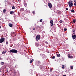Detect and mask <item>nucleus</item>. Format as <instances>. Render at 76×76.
<instances>
[{"instance_id": "obj_43", "label": "nucleus", "mask_w": 76, "mask_h": 76, "mask_svg": "<svg viewBox=\"0 0 76 76\" xmlns=\"http://www.w3.org/2000/svg\"><path fill=\"white\" fill-rule=\"evenodd\" d=\"M42 38H44V37L42 36Z\"/></svg>"}, {"instance_id": "obj_42", "label": "nucleus", "mask_w": 76, "mask_h": 76, "mask_svg": "<svg viewBox=\"0 0 76 76\" xmlns=\"http://www.w3.org/2000/svg\"><path fill=\"white\" fill-rule=\"evenodd\" d=\"M74 5H75V6H76V2H75L74 3Z\"/></svg>"}, {"instance_id": "obj_46", "label": "nucleus", "mask_w": 76, "mask_h": 76, "mask_svg": "<svg viewBox=\"0 0 76 76\" xmlns=\"http://www.w3.org/2000/svg\"><path fill=\"white\" fill-rule=\"evenodd\" d=\"M50 72H52V69H50Z\"/></svg>"}, {"instance_id": "obj_57", "label": "nucleus", "mask_w": 76, "mask_h": 76, "mask_svg": "<svg viewBox=\"0 0 76 76\" xmlns=\"http://www.w3.org/2000/svg\"><path fill=\"white\" fill-rule=\"evenodd\" d=\"M43 56H44V55H43Z\"/></svg>"}, {"instance_id": "obj_17", "label": "nucleus", "mask_w": 76, "mask_h": 76, "mask_svg": "<svg viewBox=\"0 0 76 76\" xmlns=\"http://www.w3.org/2000/svg\"><path fill=\"white\" fill-rule=\"evenodd\" d=\"M33 61H34V59H32L30 61V63H32Z\"/></svg>"}, {"instance_id": "obj_35", "label": "nucleus", "mask_w": 76, "mask_h": 76, "mask_svg": "<svg viewBox=\"0 0 76 76\" xmlns=\"http://www.w3.org/2000/svg\"><path fill=\"white\" fill-rule=\"evenodd\" d=\"M40 22H42V19H41L40 20Z\"/></svg>"}, {"instance_id": "obj_40", "label": "nucleus", "mask_w": 76, "mask_h": 76, "mask_svg": "<svg viewBox=\"0 0 76 76\" xmlns=\"http://www.w3.org/2000/svg\"><path fill=\"white\" fill-rule=\"evenodd\" d=\"M73 35H75V32H73Z\"/></svg>"}, {"instance_id": "obj_53", "label": "nucleus", "mask_w": 76, "mask_h": 76, "mask_svg": "<svg viewBox=\"0 0 76 76\" xmlns=\"http://www.w3.org/2000/svg\"><path fill=\"white\" fill-rule=\"evenodd\" d=\"M63 76H66V75H64Z\"/></svg>"}, {"instance_id": "obj_12", "label": "nucleus", "mask_w": 76, "mask_h": 76, "mask_svg": "<svg viewBox=\"0 0 76 76\" xmlns=\"http://www.w3.org/2000/svg\"><path fill=\"white\" fill-rule=\"evenodd\" d=\"M62 12L61 11H59L57 12V14L58 15H60L61 14Z\"/></svg>"}, {"instance_id": "obj_6", "label": "nucleus", "mask_w": 76, "mask_h": 76, "mask_svg": "<svg viewBox=\"0 0 76 76\" xmlns=\"http://www.w3.org/2000/svg\"><path fill=\"white\" fill-rule=\"evenodd\" d=\"M5 40V38H1L0 39V44L3 42Z\"/></svg>"}, {"instance_id": "obj_27", "label": "nucleus", "mask_w": 76, "mask_h": 76, "mask_svg": "<svg viewBox=\"0 0 76 76\" xmlns=\"http://www.w3.org/2000/svg\"><path fill=\"white\" fill-rule=\"evenodd\" d=\"M59 22L60 23H63V20H61L59 21Z\"/></svg>"}, {"instance_id": "obj_25", "label": "nucleus", "mask_w": 76, "mask_h": 76, "mask_svg": "<svg viewBox=\"0 0 76 76\" xmlns=\"http://www.w3.org/2000/svg\"><path fill=\"white\" fill-rule=\"evenodd\" d=\"M71 12L72 13H74L75 12V10H71Z\"/></svg>"}, {"instance_id": "obj_34", "label": "nucleus", "mask_w": 76, "mask_h": 76, "mask_svg": "<svg viewBox=\"0 0 76 76\" xmlns=\"http://www.w3.org/2000/svg\"><path fill=\"white\" fill-rule=\"evenodd\" d=\"M55 58V56H53L52 57V59H54V58Z\"/></svg>"}, {"instance_id": "obj_49", "label": "nucleus", "mask_w": 76, "mask_h": 76, "mask_svg": "<svg viewBox=\"0 0 76 76\" xmlns=\"http://www.w3.org/2000/svg\"><path fill=\"white\" fill-rule=\"evenodd\" d=\"M31 73H32V72H33V70H31Z\"/></svg>"}, {"instance_id": "obj_28", "label": "nucleus", "mask_w": 76, "mask_h": 76, "mask_svg": "<svg viewBox=\"0 0 76 76\" xmlns=\"http://www.w3.org/2000/svg\"><path fill=\"white\" fill-rule=\"evenodd\" d=\"M6 45H7L9 44V42H7V41L6 42Z\"/></svg>"}, {"instance_id": "obj_9", "label": "nucleus", "mask_w": 76, "mask_h": 76, "mask_svg": "<svg viewBox=\"0 0 76 76\" xmlns=\"http://www.w3.org/2000/svg\"><path fill=\"white\" fill-rule=\"evenodd\" d=\"M50 23L51 26H53V20L50 21Z\"/></svg>"}, {"instance_id": "obj_44", "label": "nucleus", "mask_w": 76, "mask_h": 76, "mask_svg": "<svg viewBox=\"0 0 76 76\" xmlns=\"http://www.w3.org/2000/svg\"><path fill=\"white\" fill-rule=\"evenodd\" d=\"M33 30H34V31H35V28H33Z\"/></svg>"}, {"instance_id": "obj_29", "label": "nucleus", "mask_w": 76, "mask_h": 76, "mask_svg": "<svg viewBox=\"0 0 76 76\" xmlns=\"http://www.w3.org/2000/svg\"><path fill=\"white\" fill-rule=\"evenodd\" d=\"M5 12H6V10L4 9V10H3V13H5Z\"/></svg>"}, {"instance_id": "obj_3", "label": "nucleus", "mask_w": 76, "mask_h": 76, "mask_svg": "<svg viewBox=\"0 0 76 76\" xmlns=\"http://www.w3.org/2000/svg\"><path fill=\"white\" fill-rule=\"evenodd\" d=\"M41 38V36L39 34H38L37 35L36 37V40L37 41H39L40 39V38Z\"/></svg>"}, {"instance_id": "obj_58", "label": "nucleus", "mask_w": 76, "mask_h": 76, "mask_svg": "<svg viewBox=\"0 0 76 76\" xmlns=\"http://www.w3.org/2000/svg\"><path fill=\"white\" fill-rule=\"evenodd\" d=\"M59 76V75H58V76Z\"/></svg>"}, {"instance_id": "obj_4", "label": "nucleus", "mask_w": 76, "mask_h": 76, "mask_svg": "<svg viewBox=\"0 0 76 76\" xmlns=\"http://www.w3.org/2000/svg\"><path fill=\"white\" fill-rule=\"evenodd\" d=\"M36 30H37L38 31H40L41 30V27L39 26H37L36 27Z\"/></svg>"}, {"instance_id": "obj_13", "label": "nucleus", "mask_w": 76, "mask_h": 76, "mask_svg": "<svg viewBox=\"0 0 76 76\" xmlns=\"http://www.w3.org/2000/svg\"><path fill=\"white\" fill-rule=\"evenodd\" d=\"M9 26L10 27H12L13 26V25L11 23H9L8 24Z\"/></svg>"}, {"instance_id": "obj_39", "label": "nucleus", "mask_w": 76, "mask_h": 76, "mask_svg": "<svg viewBox=\"0 0 76 76\" xmlns=\"http://www.w3.org/2000/svg\"><path fill=\"white\" fill-rule=\"evenodd\" d=\"M66 10H68V8H66Z\"/></svg>"}, {"instance_id": "obj_51", "label": "nucleus", "mask_w": 76, "mask_h": 76, "mask_svg": "<svg viewBox=\"0 0 76 76\" xmlns=\"http://www.w3.org/2000/svg\"><path fill=\"white\" fill-rule=\"evenodd\" d=\"M9 59L8 58H7V60H9V59Z\"/></svg>"}, {"instance_id": "obj_52", "label": "nucleus", "mask_w": 76, "mask_h": 76, "mask_svg": "<svg viewBox=\"0 0 76 76\" xmlns=\"http://www.w3.org/2000/svg\"><path fill=\"white\" fill-rule=\"evenodd\" d=\"M43 33L44 34V33H45V31H43Z\"/></svg>"}, {"instance_id": "obj_38", "label": "nucleus", "mask_w": 76, "mask_h": 76, "mask_svg": "<svg viewBox=\"0 0 76 76\" xmlns=\"http://www.w3.org/2000/svg\"><path fill=\"white\" fill-rule=\"evenodd\" d=\"M3 60V58H2L0 57V60Z\"/></svg>"}, {"instance_id": "obj_47", "label": "nucleus", "mask_w": 76, "mask_h": 76, "mask_svg": "<svg viewBox=\"0 0 76 76\" xmlns=\"http://www.w3.org/2000/svg\"><path fill=\"white\" fill-rule=\"evenodd\" d=\"M7 73H9V71H8V70H7Z\"/></svg>"}, {"instance_id": "obj_18", "label": "nucleus", "mask_w": 76, "mask_h": 76, "mask_svg": "<svg viewBox=\"0 0 76 76\" xmlns=\"http://www.w3.org/2000/svg\"><path fill=\"white\" fill-rule=\"evenodd\" d=\"M13 13H14V12L13 11H11L10 12V14H11V15H12V14H13Z\"/></svg>"}, {"instance_id": "obj_50", "label": "nucleus", "mask_w": 76, "mask_h": 76, "mask_svg": "<svg viewBox=\"0 0 76 76\" xmlns=\"http://www.w3.org/2000/svg\"><path fill=\"white\" fill-rule=\"evenodd\" d=\"M75 32V30H74L73 31V32Z\"/></svg>"}, {"instance_id": "obj_30", "label": "nucleus", "mask_w": 76, "mask_h": 76, "mask_svg": "<svg viewBox=\"0 0 76 76\" xmlns=\"http://www.w3.org/2000/svg\"><path fill=\"white\" fill-rule=\"evenodd\" d=\"M32 13L33 14H35V12L34 11H33V12H32Z\"/></svg>"}, {"instance_id": "obj_2", "label": "nucleus", "mask_w": 76, "mask_h": 76, "mask_svg": "<svg viewBox=\"0 0 76 76\" xmlns=\"http://www.w3.org/2000/svg\"><path fill=\"white\" fill-rule=\"evenodd\" d=\"M68 4H69V7H72L73 6V3H72V1H70L68 2Z\"/></svg>"}, {"instance_id": "obj_11", "label": "nucleus", "mask_w": 76, "mask_h": 76, "mask_svg": "<svg viewBox=\"0 0 76 76\" xmlns=\"http://www.w3.org/2000/svg\"><path fill=\"white\" fill-rule=\"evenodd\" d=\"M72 37L73 39H75L76 38V35H74L73 34L72 35Z\"/></svg>"}, {"instance_id": "obj_15", "label": "nucleus", "mask_w": 76, "mask_h": 76, "mask_svg": "<svg viewBox=\"0 0 76 76\" xmlns=\"http://www.w3.org/2000/svg\"><path fill=\"white\" fill-rule=\"evenodd\" d=\"M37 63L38 64V65H39L41 63V61H37ZM38 65H37V66H38Z\"/></svg>"}, {"instance_id": "obj_60", "label": "nucleus", "mask_w": 76, "mask_h": 76, "mask_svg": "<svg viewBox=\"0 0 76 76\" xmlns=\"http://www.w3.org/2000/svg\"><path fill=\"white\" fill-rule=\"evenodd\" d=\"M0 20H1V19H0Z\"/></svg>"}, {"instance_id": "obj_23", "label": "nucleus", "mask_w": 76, "mask_h": 76, "mask_svg": "<svg viewBox=\"0 0 76 76\" xmlns=\"http://www.w3.org/2000/svg\"><path fill=\"white\" fill-rule=\"evenodd\" d=\"M15 9V6H13L12 7V9L13 10V9Z\"/></svg>"}, {"instance_id": "obj_7", "label": "nucleus", "mask_w": 76, "mask_h": 76, "mask_svg": "<svg viewBox=\"0 0 76 76\" xmlns=\"http://www.w3.org/2000/svg\"><path fill=\"white\" fill-rule=\"evenodd\" d=\"M35 45L36 47H39V46H41V45H39V44L37 42H36L35 43Z\"/></svg>"}, {"instance_id": "obj_19", "label": "nucleus", "mask_w": 76, "mask_h": 76, "mask_svg": "<svg viewBox=\"0 0 76 76\" xmlns=\"http://www.w3.org/2000/svg\"><path fill=\"white\" fill-rule=\"evenodd\" d=\"M68 57L69 58H73V56H69Z\"/></svg>"}, {"instance_id": "obj_48", "label": "nucleus", "mask_w": 76, "mask_h": 76, "mask_svg": "<svg viewBox=\"0 0 76 76\" xmlns=\"http://www.w3.org/2000/svg\"><path fill=\"white\" fill-rule=\"evenodd\" d=\"M75 1L76 2V0H74V2H75Z\"/></svg>"}, {"instance_id": "obj_31", "label": "nucleus", "mask_w": 76, "mask_h": 76, "mask_svg": "<svg viewBox=\"0 0 76 76\" xmlns=\"http://www.w3.org/2000/svg\"><path fill=\"white\" fill-rule=\"evenodd\" d=\"M62 69H64V66L62 65Z\"/></svg>"}, {"instance_id": "obj_37", "label": "nucleus", "mask_w": 76, "mask_h": 76, "mask_svg": "<svg viewBox=\"0 0 76 76\" xmlns=\"http://www.w3.org/2000/svg\"><path fill=\"white\" fill-rule=\"evenodd\" d=\"M71 69H73V66H71Z\"/></svg>"}, {"instance_id": "obj_59", "label": "nucleus", "mask_w": 76, "mask_h": 76, "mask_svg": "<svg viewBox=\"0 0 76 76\" xmlns=\"http://www.w3.org/2000/svg\"><path fill=\"white\" fill-rule=\"evenodd\" d=\"M18 1H19V0H18Z\"/></svg>"}, {"instance_id": "obj_10", "label": "nucleus", "mask_w": 76, "mask_h": 76, "mask_svg": "<svg viewBox=\"0 0 76 76\" xmlns=\"http://www.w3.org/2000/svg\"><path fill=\"white\" fill-rule=\"evenodd\" d=\"M4 3L6 4L5 6L6 5V4H10V3L7 2V1H6V0H5L4 1Z\"/></svg>"}, {"instance_id": "obj_1", "label": "nucleus", "mask_w": 76, "mask_h": 76, "mask_svg": "<svg viewBox=\"0 0 76 76\" xmlns=\"http://www.w3.org/2000/svg\"><path fill=\"white\" fill-rule=\"evenodd\" d=\"M10 53H18V50L15 49H12L10 51Z\"/></svg>"}, {"instance_id": "obj_32", "label": "nucleus", "mask_w": 76, "mask_h": 76, "mask_svg": "<svg viewBox=\"0 0 76 76\" xmlns=\"http://www.w3.org/2000/svg\"><path fill=\"white\" fill-rule=\"evenodd\" d=\"M67 28H64V31H67Z\"/></svg>"}, {"instance_id": "obj_54", "label": "nucleus", "mask_w": 76, "mask_h": 76, "mask_svg": "<svg viewBox=\"0 0 76 76\" xmlns=\"http://www.w3.org/2000/svg\"><path fill=\"white\" fill-rule=\"evenodd\" d=\"M1 28V26H0V28Z\"/></svg>"}, {"instance_id": "obj_56", "label": "nucleus", "mask_w": 76, "mask_h": 76, "mask_svg": "<svg viewBox=\"0 0 76 76\" xmlns=\"http://www.w3.org/2000/svg\"><path fill=\"white\" fill-rule=\"evenodd\" d=\"M6 16H7V15H6Z\"/></svg>"}, {"instance_id": "obj_20", "label": "nucleus", "mask_w": 76, "mask_h": 76, "mask_svg": "<svg viewBox=\"0 0 76 76\" xmlns=\"http://www.w3.org/2000/svg\"><path fill=\"white\" fill-rule=\"evenodd\" d=\"M5 53H6V52L5 51H3V52H2V54H5Z\"/></svg>"}, {"instance_id": "obj_5", "label": "nucleus", "mask_w": 76, "mask_h": 76, "mask_svg": "<svg viewBox=\"0 0 76 76\" xmlns=\"http://www.w3.org/2000/svg\"><path fill=\"white\" fill-rule=\"evenodd\" d=\"M48 6H49V7L50 9L51 10H52L51 9L53 8V5L50 2L48 3Z\"/></svg>"}, {"instance_id": "obj_21", "label": "nucleus", "mask_w": 76, "mask_h": 76, "mask_svg": "<svg viewBox=\"0 0 76 76\" xmlns=\"http://www.w3.org/2000/svg\"><path fill=\"white\" fill-rule=\"evenodd\" d=\"M76 19H73V21H72V22H73V23H75V22H76Z\"/></svg>"}, {"instance_id": "obj_26", "label": "nucleus", "mask_w": 76, "mask_h": 76, "mask_svg": "<svg viewBox=\"0 0 76 76\" xmlns=\"http://www.w3.org/2000/svg\"><path fill=\"white\" fill-rule=\"evenodd\" d=\"M24 6L25 7H26L27 6V4L26 3L24 4Z\"/></svg>"}, {"instance_id": "obj_22", "label": "nucleus", "mask_w": 76, "mask_h": 76, "mask_svg": "<svg viewBox=\"0 0 76 76\" xmlns=\"http://www.w3.org/2000/svg\"><path fill=\"white\" fill-rule=\"evenodd\" d=\"M1 65H3L4 64V63L3 62H2L0 63Z\"/></svg>"}, {"instance_id": "obj_36", "label": "nucleus", "mask_w": 76, "mask_h": 76, "mask_svg": "<svg viewBox=\"0 0 76 76\" xmlns=\"http://www.w3.org/2000/svg\"><path fill=\"white\" fill-rule=\"evenodd\" d=\"M45 44H48V42H47V41L45 42Z\"/></svg>"}, {"instance_id": "obj_41", "label": "nucleus", "mask_w": 76, "mask_h": 76, "mask_svg": "<svg viewBox=\"0 0 76 76\" xmlns=\"http://www.w3.org/2000/svg\"><path fill=\"white\" fill-rule=\"evenodd\" d=\"M24 4L25 3H26V2L25 1V0L24 1Z\"/></svg>"}, {"instance_id": "obj_14", "label": "nucleus", "mask_w": 76, "mask_h": 76, "mask_svg": "<svg viewBox=\"0 0 76 76\" xmlns=\"http://www.w3.org/2000/svg\"><path fill=\"white\" fill-rule=\"evenodd\" d=\"M13 73H14L15 74V75H16V73H17V72H16V71L15 70H14L13 71Z\"/></svg>"}, {"instance_id": "obj_33", "label": "nucleus", "mask_w": 76, "mask_h": 76, "mask_svg": "<svg viewBox=\"0 0 76 76\" xmlns=\"http://www.w3.org/2000/svg\"><path fill=\"white\" fill-rule=\"evenodd\" d=\"M0 72H1V73L2 72V71H1V68H0Z\"/></svg>"}, {"instance_id": "obj_16", "label": "nucleus", "mask_w": 76, "mask_h": 76, "mask_svg": "<svg viewBox=\"0 0 76 76\" xmlns=\"http://www.w3.org/2000/svg\"><path fill=\"white\" fill-rule=\"evenodd\" d=\"M20 11L22 12L23 11H24V8H21L20 9Z\"/></svg>"}, {"instance_id": "obj_8", "label": "nucleus", "mask_w": 76, "mask_h": 76, "mask_svg": "<svg viewBox=\"0 0 76 76\" xmlns=\"http://www.w3.org/2000/svg\"><path fill=\"white\" fill-rule=\"evenodd\" d=\"M39 67L40 69L41 70H42V69H43V66L41 65H39Z\"/></svg>"}, {"instance_id": "obj_55", "label": "nucleus", "mask_w": 76, "mask_h": 76, "mask_svg": "<svg viewBox=\"0 0 76 76\" xmlns=\"http://www.w3.org/2000/svg\"><path fill=\"white\" fill-rule=\"evenodd\" d=\"M10 43H12V42H10Z\"/></svg>"}, {"instance_id": "obj_24", "label": "nucleus", "mask_w": 76, "mask_h": 76, "mask_svg": "<svg viewBox=\"0 0 76 76\" xmlns=\"http://www.w3.org/2000/svg\"><path fill=\"white\" fill-rule=\"evenodd\" d=\"M57 57H60V54H57Z\"/></svg>"}, {"instance_id": "obj_45", "label": "nucleus", "mask_w": 76, "mask_h": 76, "mask_svg": "<svg viewBox=\"0 0 76 76\" xmlns=\"http://www.w3.org/2000/svg\"><path fill=\"white\" fill-rule=\"evenodd\" d=\"M62 60L63 61H64V58H62Z\"/></svg>"}]
</instances>
